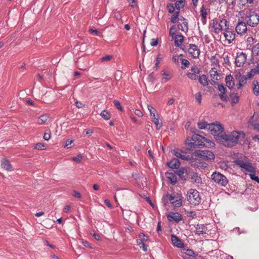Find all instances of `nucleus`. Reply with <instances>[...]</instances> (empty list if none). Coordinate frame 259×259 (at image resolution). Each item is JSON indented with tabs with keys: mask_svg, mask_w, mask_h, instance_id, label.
<instances>
[{
	"mask_svg": "<svg viewBox=\"0 0 259 259\" xmlns=\"http://www.w3.org/2000/svg\"><path fill=\"white\" fill-rule=\"evenodd\" d=\"M49 116L47 114L41 115L37 119V123L39 124H44L48 119Z\"/></svg>",
	"mask_w": 259,
	"mask_h": 259,
	"instance_id": "c756f323",
	"label": "nucleus"
},
{
	"mask_svg": "<svg viewBox=\"0 0 259 259\" xmlns=\"http://www.w3.org/2000/svg\"><path fill=\"white\" fill-rule=\"evenodd\" d=\"M186 0H177L175 5L178 10L183 8L185 5Z\"/></svg>",
	"mask_w": 259,
	"mask_h": 259,
	"instance_id": "473e14b6",
	"label": "nucleus"
},
{
	"mask_svg": "<svg viewBox=\"0 0 259 259\" xmlns=\"http://www.w3.org/2000/svg\"><path fill=\"white\" fill-rule=\"evenodd\" d=\"M200 15L201 16V22L203 25H204L206 22L207 12L206 8L204 7V6H202L200 9Z\"/></svg>",
	"mask_w": 259,
	"mask_h": 259,
	"instance_id": "5701e85b",
	"label": "nucleus"
},
{
	"mask_svg": "<svg viewBox=\"0 0 259 259\" xmlns=\"http://www.w3.org/2000/svg\"><path fill=\"white\" fill-rule=\"evenodd\" d=\"M180 60L182 61V64L183 65V66H182V68H184L185 67H188L189 65L190 64V63L188 60L185 59H180Z\"/></svg>",
	"mask_w": 259,
	"mask_h": 259,
	"instance_id": "79ce46f5",
	"label": "nucleus"
},
{
	"mask_svg": "<svg viewBox=\"0 0 259 259\" xmlns=\"http://www.w3.org/2000/svg\"><path fill=\"white\" fill-rule=\"evenodd\" d=\"M218 90L220 92V94H219V96L220 99L223 101H227V96L226 95V89L224 87V85L222 84L218 85Z\"/></svg>",
	"mask_w": 259,
	"mask_h": 259,
	"instance_id": "aec40b11",
	"label": "nucleus"
},
{
	"mask_svg": "<svg viewBox=\"0 0 259 259\" xmlns=\"http://www.w3.org/2000/svg\"><path fill=\"white\" fill-rule=\"evenodd\" d=\"M209 74L211 77L215 80H218V77L219 76V73L217 71V70L215 68L213 67L209 71Z\"/></svg>",
	"mask_w": 259,
	"mask_h": 259,
	"instance_id": "7c9ffc66",
	"label": "nucleus"
},
{
	"mask_svg": "<svg viewBox=\"0 0 259 259\" xmlns=\"http://www.w3.org/2000/svg\"><path fill=\"white\" fill-rule=\"evenodd\" d=\"M167 194H166L165 196H164L162 199V202L164 203V205H165L169 201V200H168V198H167Z\"/></svg>",
	"mask_w": 259,
	"mask_h": 259,
	"instance_id": "052dcab7",
	"label": "nucleus"
},
{
	"mask_svg": "<svg viewBox=\"0 0 259 259\" xmlns=\"http://www.w3.org/2000/svg\"><path fill=\"white\" fill-rule=\"evenodd\" d=\"M245 134L242 131H233L231 133H224L221 137H218V142L225 147H232L243 140Z\"/></svg>",
	"mask_w": 259,
	"mask_h": 259,
	"instance_id": "f257e3e1",
	"label": "nucleus"
},
{
	"mask_svg": "<svg viewBox=\"0 0 259 259\" xmlns=\"http://www.w3.org/2000/svg\"><path fill=\"white\" fill-rule=\"evenodd\" d=\"M179 14V12H176L174 14V15L171 16V19H170V21L172 23H175L177 22V19L178 18Z\"/></svg>",
	"mask_w": 259,
	"mask_h": 259,
	"instance_id": "a19ab883",
	"label": "nucleus"
},
{
	"mask_svg": "<svg viewBox=\"0 0 259 259\" xmlns=\"http://www.w3.org/2000/svg\"><path fill=\"white\" fill-rule=\"evenodd\" d=\"M226 85L230 89H232L235 85V82L232 75H227L225 78Z\"/></svg>",
	"mask_w": 259,
	"mask_h": 259,
	"instance_id": "4be33fe9",
	"label": "nucleus"
},
{
	"mask_svg": "<svg viewBox=\"0 0 259 259\" xmlns=\"http://www.w3.org/2000/svg\"><path fill=\"white\" fill-rule=\"evenodd\" d=\"M195 99L198 102L199 104L201 103L202 96L201 93L199 92L195 95Z\"/></svg>",
	"mask_w": 259,
	"mask_h": 259,
	"instance_id": "a18cd8bd",
	"label": "nucleus"
},
{
	"mask_svg": "<svg viewBox=\"0 0 259 259\" xmlns=\"http://www.w3.org/2000/svg\"><path fill=\"white\" fill-rule=\"evenodd\" d=\"M236 164L240 167L243 168L245 171L254 172L255 168L252 166V164L247 160H238L236 161Z\"/></svg>",
	"mask_w": 259,
	"mask_h": 259,
	"instance_id": "6e6552de",
	"label": "nucleus"
},
{
	"mask_svg": "<svg viewBox=\"0 0 259 259\" xmlns=\"http://www.w3.org/2000/svg\"><path fill=\"white\" fill-rule=\"evenodd\" d=\"M100 115L105 120H109L111 118V114L110 112L107 110L102 111Z\"/></svg>",
	"mask_w": 259,
	"mask_h": 259,
	"instance_id": "72a5a7b5",
	"label": "nucleus"
},
{
	"mask_svg": "<svg viewBox=\"0 0 259 259\" xmlns=\"http://www.w3.org/2000/svg\"><path fill=\"white\" fill-rule=\"evenodd\" d=\"M131 7L134 8L137 5V0H127Z\"/></svg>",
	"mask_w": 259,
	"mask_h": 259,
	"instance_id": "864d4df0",
	"label": "nucleus"
},
{
	"mask_svg": "<svg viewBox=\"0 0 259 259\" xmlns=\"http://www.w3.org/2000/svg\"><path fill=\"white\" fill-rule=\"evenodd\" d=\"M152 121L154 122L155 125H156V128L159 129L161 127L162 124L159 121L158 118H152Z\"/></svg>",
	"mask_w": 259,
	"mask_h": 259,
	"instance_id": "e433bc0d",
	"label": "nucleus"
},
{
	"mask_svg": "<svg viewBox=\"0 0 259 259\" xmlns=\"http://www.w3.org/2000/svg\"><path fill=\"white\" fill-rule=\"evenodd\" d=\"M167 165L172 169H178L180 166V162L178 159L173 158L170 161L167 162Z\"/></svg>",
	"mask_w": 259,
	"mask_h": 259,
	"instance_id": "412c9836",
	"label": "nucleus"
},
{
	"mask_svg": "<svg viewBox=\"0 0 259 259\" xmlns=\"http://www.w3.org/2000/svg\"><path fill=\"white\" fill-rule=\"evenodd\" d=\"M191 179L194 180L195 182L199 183L200 181V177L198 176V174L196 172H193L191 175Z\"/></svg>",
	"mask_w": 259,
	"mask_h": 259,
	"instance_id": "c9c22d12",
	"label": "nucleus"
},
{
	"mask_svg": "<svg viewBox=\"0 0 259 259\" xmlns=\"http://www.w3.org/2000/svg\"><path fill=\"white\" fill-rule=\"evenodd\" d=\"M172 154L182 160H190L191 159L189 155H187L186 152L179 149H174L172 151Z\"/></svg>",
	"mask_w": 259,
	"mask_h": 259,
	"instance_id": "f8f14e48",
	"label": "nucleus"
},
{
	"mask_svg": "<svg viewBox=\"0 0 259 259\" xmlns=\"http://www.w3.org/2000/svg\"><path fill=\"white\" fill-rule=\"evenodd\" d=\"M210 123H208L206 121L202 120L197 123V125L199 128L201 130L207 129L208 130V127Z\"/></svg>",
	"mask_w": 259,
	"mask_h": 259,
	"instance_id": "a878e982",
	"label": "nucleus"
},
{
	"mask_svg": "<svg viewBox=\"0 0 259 259\" xmlns=\"http://www.w3.org/2000/svg\"><path fill=\"white\" fill-rule=\"evenodd\" d=\"M51 138V134L50 132H46L44 135L45 140L48 141Z\"/></svg>",
	"mask_w": 259,
	"mask_h": 259,
	"instance_id": "4d7b16f0",
	"label": "nucleus"
},
{
	"mask_svg": "<svg viewBox=\"0 0 259 259\" xmlns=\"http://www.w3.org/2000/svg\"><path fill=\"white\" fill-rule=\"evenodd\" d=\"M198 155L204 160H212L214 158L213 153L208 150L200 151L199 153H198Z\"/></svg>",
	"mask_w": 259,
	"mask_h": 259,
	"instance_id": "ddd939ff",
	"label": "nucleus"
},
{
	"mask_svg": "<svg viewBox=\"0 0 259 259\" xmlns=\"http://www.w3.org/2000/svg\"><path fill=\"white\" fill-rule=\"evenodd\" d=\"M1 166L7 171H13L14 168L10 162L7 159L4 158L2 160Z\"/></svg>",
	"mask_w": 259,
	"mask_h": 259,
	"instance_id": "6ab92c4d",
	"label": "nucleus"
},
{
	"mask_svg": "<svg viewBox=\"0 0 259 259\" xmlns=\"http://www.w3.org/2000/svg\"><path fill=\"white\" fill-rule=\"evenodd\" d=\"M187 76L192 80H196L197 78V76L196 74L192 73H187Z\"/></svg>",
	"mask_w": 259,
	"mask_h": 259,
	"instance_id": "8fccbe9b",
	"label": "nucleus"
},
{
	"mask_svg": "<svg viewBox=\"0 0 259 259\" xmlns=\"http://www.w3.org/2000/svg\"><path fill=\"white\" fill-rule=\"evenodd\" d=\"M113 103L114 104V106L119 110L122 111L123 109L121 107L120 102L118 101L114 100L113 101Z\"/></svg>",
	"mask_w": 259,
	"mask_h": 259,
	"instance_id": "49530a36",
	"label": "nucleus"
},
{
	"mask_svg": "<svg viewBox=\"0 0 259 259\" xmlns=\"http://www.w3.org/2000/svg\"><path fill=\"white\" fill-rule=\"evenodd\" d=\"M167 218L169 221L176 223H179L183 219L182 215L179 212H170L167 215Z\"/></svg>",
	"mask_w": 259,
	"mask_h": 259,
	"instance_id": "2eb2a0df",
	"label": "nucleus"
},
{
	"mask_svg": "<svg viewBox=\"0 0 259 259\" xmlns=\"http://www.w3.org/2000/svg\"><path fill=\"white\" fill-rule=\"evenodd\" d=\"M247 56L243 52H238L237 53L235 60L236 65L238 67L242 66L246 61Z\"/></svg>",
	"mask_w": 259,
	"mask_h": 259,
	"instance_id": "9d476101",
	"label": "nucleus"
},
{
	"mask_svg": "<svg viewBox=\"0 0 259 259\" xmlns=\"http://www.w3.org/2000/svg\"><path fill=\"white\" fill-rule=\"evenodd\" d=\"M73 143V140H67L66 141L64 147L67 148H70L71 147V144Z\"/></svg>",
	"mask_w": 259,
	"mask_h": 259,
	"instance_id": "de8ad7c7",
	"label": "nucleus"
},
{
	"mask_svg": "<svg viewBox=\"0 0 259 259\" xmlns=\"http://www.w3.org/2000/svg\"><path fill=\"white\" fill-rule=\"evenodd\" d=\"M179 60H180V57L178 56H174L172 57V60L176 64H178L179 63Z\"/></svg>",
	"mask_w": 259,
	"mask_h": 259,
	"instance_id": "338daca9",
	"label": "nucleus"
},
{
	"mask_svg": "<svg viewBox=\"0 0 259 259\" xmlns=\"http://www.w3.org/2000/svg\"><path fill=\"white\" fill-rule=\"evenodd\" d=\"M162 57L161 54H158L156 58V63L155 64V67L157 69L159 67V64L160 62L162 60Z\"/></svg>",
	"mask_w": 259,
	"mask_h": 259,
	"instance_id": "4c0bfd02",
	"label": "nucleus"
},
{
	"mask_svg": "<svg viewBox=\"0 0 259 259\" xmlns=\"http://www.w3.org/2000/svg\"><path fill=\"white\" fill-rule=\"evenodd\" d=\"M135 114L139 117H142L143 116L142 112L138 109H136L135 111Z\"/></svg>",
	"mask_w": 259,
	"mask_h": 259,
	"instance_id": "774afa93",
	"label": "nucleus"
},
{
	"mask_svg": "<svg viewBox=\"0 0 259 259\" xmlns=\"http://www.w3.org/2000/svg\"><path fill=\"white\" fill-rule=\"evenodd\" d=\"M252 90L253 94L256 96L259 95V83L257 81L254 80L253 81Z\"/></svg>",
	"mask_w": 259,
	"mask_h": 259,
	"instance_id": "bb28decb",
	"label": "nucleus"
},
{
	"mask_svg": "<svg viewBox=\"0 0 259 259\" xmlns=\"http://www.w3.org/2000/svg\"><path fill=\"white\" fill-rule=\"evenodd\" d=\"M211 179L218 185L223 186H226L228 183L227 178L223 174L218 172H214L211 175Z\"/></svg>",
	"mask_w": 259,
	"mask_h": 259,
	"instance_id": "423d86ee",
	"label": "nucleus"
},
{
	"mask_svg": "<svg viewBox=\"0 0 259 259\" xmlns=\"http://www.w3.org/2000/svg\"><path fill=\"white\" fill-rule=\"evenodd\" d=\"M150 44L152 46H156L158 44V41L157 39L153 38L151 40Z\"/></svg>",
	"mask_w": 259,
	"mask_h": 259,
	"instance_id": "69168bd1",
	"label": "nucleus"
},
{
	"mask_svg": "<svg viewBox=\"0 0 259 259\" xmlns=\"http://www.w3.org/2000/svg\"><path fill=\"white\" fill-rule=\"evenodd\" d=\"M187 170L185 168H182L177 171V175L182 179H185Z\"/></svg>",
	"mask_w": 259,
	"mask_h": 259,
	"instance_id": "2f4dec72",
	"label": "nucleus"
},
{
	"mask_svg": "<svg viewBox=\"0 0 259 259\" xmlns=\"http://www.w3.org/2000/svg\"><path fill=\"white\" fill-rule=\"evenodd\" d=\"M191 71L193 72V73L198 74L200 72L199 69L196 66H192L191 67Z\"/></svg>",
	"mask_w": 259,
	"mask_h": 259,
	"instance_id": "603ef678",
	"label": "nucleus"
},
{
	"mask_svg": "<svg viewBox=\"0 0 259 259\" xmlns=\"http://www.w3.org/2000/svg\"><path fill=\"white\" fill-rule=\"evenodd\" d=\"M205 227L203 225H201V227L196 228V232L198 234H202L205 232Z\"/></svg>",
	"mask_w": 259,
	"mask_h": 259,
	"instance_id": "c03bdc74",
	"label": "nucleus"
},
{
	"mask_svg": "<svg viewBox=\"0 0 259 259\" xmlns=\"http://www.w3.org/2000/svg\"><path fill=\"white\" fill-rule=\"evenodd\" d=\"M247 77L245 76H240L239 81L237 83V89H240L246 83Z\"/></svg>",
	"mask_w": 259,
	"mask_h": 259,
	"instance_id": "393cba45",
	"label": "nucleus"
},
{
	"mask_svg": "<svg viewBox=\"0 0 259 259\" xmlns=\"http://www.w3.org/2000/svg\"><path fill=\"white\" fill-rule=\"evenodd\" d=\"M167 8L168 11V12L170 13H172L174 12L175 8L172 4H168L167 5Z\"/></svg>",
	"mask_w": 259,
	"mask_h": 259,
	"instance_id": "09e8293b",
	"label": "nucleus"
},
{
	"mask_svg": "<svg viewBox=\"0 0 259 259\" xmlns=\"http://www.w3.org/2000/svg\"><path fill=\"white\" fill-rule=\"evenodd\" d=\"M228 22L225 19L219 21L213 20L212 27L214 29V32L217 34L220 33L222 31H225L228 28Z\"/></svg>",
	"mask_w": 259,
	"mask_h": 259,
	"instance_id": "39448f33",
	"label": "nucleus"
},
{
	"mask_svg": "<svg viewBox=\"0 0 259 259\" xmlns=\"http://www.w3.org/2000/svg\"><path fill=\"white\" fill-rule=\"evenodd\" d=\"M247 31V26L246 23L243 22H239L238 23L236 27V32L240 35H242L246 33Z\"/></svg>",
	"mask_w": 259,
	"mask_h": 259,
	"instance_id": "f3484780",
	"label": "nucleus"
},
{
	"mask_svg": "<svg viewBox=\"0 0 259 259\" xmlns=\"http://www.w3.org/2000/svg\"><path fill=\"white\" fill-rule=\"evenodd\" d=\"M187 254L190 256H195L197 254L191 249H188L187 250Z\"/></svg>",
	"mask_w": 259,
	"mask_h": 259,
	"instance_id": "680f3d73",
	"label": "nucleus"
},
{
	"mask_svg": "<svg viewBox=\"0 0 259 259\" xmlns=\"http://www.w3.org/2000/svg\"><path fill=\"white\" fill-rule=\"evenodd\" d=\"M162 78V80L166 82L168 81L171 78V75L170 73L166 72V71L163 70L161 71Z\"/></svg>",
	"mask_w": 259,
	"mask_h": 259,
	"instance_id": "c85d7f7f",
	"label": "nucleus"
},
{
	"mask_svg": "<svg viewBox=\"0 0 259 259\" xmlns=\"http://www.w3.org/2000/svg\"><path fill=\"white\" fill-rule=\"evenodd\" d=\"M34 148L37 150H44L46 149V146L42 143H38L35 145Z\"/></svg>",
	"mask_w": 259,
	"mask_h": 259,
	"instance_id": "ea45409f",
	"label": "nucleus"
},
{
	"mask_svg": "<svg viewBox=\"0 0 259 259\" xmlns=\"http://www.w3.org/2000/svg\"><path fill=\"white\" fill-rule=\"evenodd\" d=\"M112 56L108 55V56H106L103 57L101 59V60H102V61H108L112 59Z\"/></svg>",
	"mask_w": 259,
	"mask_h": 259,
	"instance_id": "bf43d9fd",
	"label": "nucleus"
},
{
	"mask_svg": "<svg viewBox=\"0 0 259 259\" xmlns=\"http://www.w3.org/2000/svg\"><path fill=\"white\" fill-rule=\"evenodd\" d=\"M250 177L252 180L259 183V178L257 176H256L254 174H250Z\"/></svg>",
	"mask_w": 259,
	"mask_h": 259,
	"instance_id": "6e6d98bb",
	"label": "nucleus"
},
{
	"mask_svg": "<svg viewBox=\"0 0 259 259\" xmlns=\"http://www.w3.org/2000/svg\"><path fill=\"white\" fill-rule=\"evenodd\" d=\"M208 130L213 135L215 140L218 141V137H221L223 134L224 128L222 125L218 122L210 123Z\"/></svg>",
	"mask_w": 259,
	"mask_h": 259,
	"instance_id": "7ed1b4c3",
	"label": "nucleus"
},
{
	"mask_svg": "<svg viewBox=\"0 0 259 259\" xmlns=\"http://www.w3.org/2000/svg\"><path fill=\"white\" fill-rule=\"evenodd\" d=\"M147 107L150 112V114H151V113H153L156 111V110L150 105H148Z\"/></svg>",
	"mask_w": 259,
	"mask_h": 259,
	"instance_id": "0e129e2a",
	"label": "nucleus"
},
{
	"mask_svg": "<svg viewBox=\"0 0 259 259\" xmlns=\"http://www.w3.org/2000/svg\"><path fill=\"white\" fill-rule=\"evenodd\" d=\"M188 52L194 58H198L200 53L198 46L194 44H190L189 45Z\"/></svg>",
	"mask_w": 259,
	"mask_h": 259,
	"instance_id": "4468645a",
	"label": "nucleus"
},
{
	"mask_svg": "<svg viewBox=\"0 0 259 259\" xmlns=\"http://www.w3.org/2000/svg\"><path fill=\"white\" fill-rule=\"evenodd\" d=\"M252 53L254 55H259V44H256L252 48Z\"/></svg>",
	"mask_w": 259,
	"mask_h": 259,
	"instance_id": "37998d69",
	"label": "nucleus"
},
{
	"mask_svg": "<svg viewBox=\"0 0 259 259\" xmlns=\"http://www.w3.org/2000/svg\"><path fill=\"white\" fill-rule=\"evenodd\" d=\"M72 196H74V197H76L78 198H81V194H80V193L75 190L73 191Z\"/></svg>",
	"mask_w": 259,
	"mask_h": 259,
	"instance_id": "13d9d810",
	"label": "nucleus"
},
{
	"mask_svg": "<svg viewBox=\"0 0 259 259\" xmlns=\"http://www.w3.org/2000/svg\"><path fill=\"white\" fill-rule=\"evenodd\" d=\"M246 21L249 26L254 27L259 23V15L254 12H251L247 16Z\"/></svg>",
	"mask_w": 259,
	"mask_h": 259,
	"instance_id": "1a4fd4ad",
	"label": "nucleus"
},
{
	"mask_svg": "<svg viewBox=\"0 0 259 259\" xmlns=\"http://www.w3.org/2000/svg\"><path fill=\"white\" fill-rule=\"evenodd\" d=\"M224 36L225 38V41L228 44H230L235 39V33L234 31L230 30L229 27L226 29L223 32Z\"/></svg>",
	"mask_w": 259,
	"mask_h": 259,
	"instance_id": "9b49d317",
	"label": "nucleus"
},
{
	"mask_svg": "<svg viewBox=\"0 0 259 259\" xmlns=\"http://www.w3.org/2000/svg\"><path fill=\"white\" fill-rule=\"evenodd\" d=\"M209 142V141L198 134H194L192 137H189L186 140V144L190 148L197 146L204 145V142Z\"/></svg>",
	"mask_w": 259,
	"mask_h": 259,
	"instance_id": "f03ea898",
	"label": "nucleus"
},
{
	"mask_svg": "<svg viewBox=\"0 0 259 259\" xmlns=\"http://www.w3.org/2000/svg\"><path fill=\"white\" fill-rule=\"evenodd\" d=\"M232 103L234 104H236L239 101V97L236 94H232L231 95Z\"/></svg>",
	"mask_w": 259,
	"mask_h": 259,
	"instance_id": "58836bf2",
	"label": "nucleus"
},
{
	"mask_svg": "<svg viewBox=\"0 0 259 259\" xmlns=\"http://www.w3.org/2000/svg\"><path fill=\"white\" fill-rule=\"evenodd\" d=\"M139 237L140 238V239L139 240H142V241H146L148 239V237L146 236L144 233H142L139 234Z\"/></svg>",
	"mask_w": 259,
	"mask_h": 259,
	"instance_id": "3c124183",
	"label": "nucleus"
},
{
	"mask_svg": "<svg viewBox=\"0 0 259 259\" xmlns=\"http://www.w3.org/2000/svg\"><path fill=\"white\" fill-rule=\"evenodd\" d=\"M89 32L91 33L95 34L97 35H99V34L100 33V31H99L97 29H90L89 30Z\"/></svg>",
	"mask_w": 259,
	"mask_h": 259,
	"instance_id": "e2e57ef3",
	"label": "nucleus"
},
{
	"mask_svg": "<svg viewBox=\"0 0 259 259\" xmlns=\"http://www.w3.org/2000/svg\"><path fill=\"white\" fill-rule=\"evenodd\" d=\"M187 200L190 203L196 205L201 201V197L198 191L195 189H190L187 194Z\"/></svg>",
	"mask_w": 259,
	"mask_h": 259,
	"instance_id": "20e7f679",
	"label": "nucleus"
},
{
	"mask_svg": "<svg viewBox=\"0 0 259 259\" xmlns=\"http://www.w3.org/2000/svg\"><path fill=\"white\" fill-rule=\"evenodd\" d=\"M166 178L172 184H175L177 182V178L175 174L172 172L166 173Z\"/></svg>",
	"mask_w": 259,
	"mask_h": 259,
	"instance_id": "b1692460",
	"label": "nucleus"
},
{
	"mask_svg": "<svg viewBox=\"0 0 259 259\" xmlns=\"http://www.w3.org/2000/svg\"><path fill=\"white\" fill-rule=\"evenodd\" d=\"M137 243L141 248H142L144 251H147V247L145 243L141 240H137Z\"/></svg>",
	"mask_w": 259,
	"mask_h": 259,
	"instance_id": "f704fd0d",
	"label": "nucleus"
},
{
	"mask_svg": "<svg viewBox=\"0 0 259 259\" xmlns=\"http://www.w3.org/2000/svg\"><path fill=\"white\" fill-rule=\"evenodd\" d=\"M82 158V156L81 155H78L77 157H72V160L76 161L77 162H80L81 161V160Z\"/></svg>",
	"mask_w": 259,
	"mask_h": 259,
	"instance_id": "5fc2aeb1",
	"label": "nucleus"
},
{
	"mask_svg": "<svg viewBox=\"0 0 259 259\" xmlns=\"http://www.w3.org/2000/svg\"><path fill=\"white\" fill-rule=\"evenodd\" d=\"M167 198L171 204L176 207H179L182 205V197L179 194H167Z\"/></svg>",
	"mask_w": 259,
	"mask_h": 259,
	"instance_id": "0eeeda50",
	"label": "nucleus"
},
{
	"mask_svg": "<svg viewBox=\"0 0 259 259\" xmlns=\"http://www.w3.org/2000/svg\"><path fill=\"white\" fill-rule=\"evenodd\" d=\"M171 240L172 244L178 248H182L184 247V243L181 240L175 235H171Z\"/></svg>",
	"mask_w": 259,
	"mask_h": 259,
	"instance_id": "a211bd4d",
	"label": "nucleus"
},
{
	"mask_svg": "<svg viewBox=\"0 0 259 259\" xmlns=\"http://www.w3.org/2000/svg\"><path fill=\"white\" fill-rule=\"evenodd\" d=\"M171 30L172 28L170 30L169 34L174 39H175V45L178 47L181 46L184 40L183 36L178 34L175 35V33L172 32Z\"/></svg>",
	"mask_w": 259,
	"mask_h": 259,
	"instance_id": "dca6fc26",
	"label": "nucleus"
},
{
	"mask_svg": "<svg viewBox=\"0 0 259 259\" xmlns=\"http://www.w3.org/2000/svg\"><path fill=\"white\" fill-rule=\"evenodd\" d=\"M199 82L203 86H206L208 84L207 78L205 75H201L199 76Z\"/></svg>",
	"mask_w": 259,
	"mask_h": 259,
	"instance_id": "cd10ccee",
	"label": "nucleus"
}]
</instances>
